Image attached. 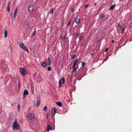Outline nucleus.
<instances>
[{"label": "nucleus", "instance_id": "2f4dec72", "mask_svg": "<svg viewBox=\"0 0 132 132\" xmlns=\"http://www.w3.org/2000/svg\"><path fill=\"white\" fill-rule=\"evenodd\" d=\"M70 23V21H69L68 22V24H67V26H69V25Z\"/></svg>", "mask_w": 132, "mask_h": 132}, {"label": "nucleus", "instance_id": "393cba45", "mask_svg": "<svg viewBox=\"0 0 132 132\" xmlns=\"http://www.w3.org/2000/svg\"><path fill=\"white\" fill-rule=\"evenodd\" d=\"M47 107L46 106H45L44 108V111H46V110L47 109Z\"/></svg>", "mask_w": 132, "mask_h": 132}, {"label": "nucleus", "instance_id": "aec40b11", "mask_svg": "<svg viewBox=\"0 0 132 132\" xmlns=\"http://www.w3.org/2000/svg\"><path fill=\"white\" fill-rule=\"evenodd\" d=\"M40 103V101H37V104L36 105V106H39V105Z\"/></svg>", "mask_w": 132, "mask_h": 132}, {"label": "nucleus", "instance_id": "e433bc0d", "mask_svg": "<svg viewBox=\"0 0 132 132\" xmlns=\"http://www.w3.org/2000/svg\"><path fill=\"white\" fill-rule=\"evenodd\" d=\"M88 5H85V8H86L87 7H88Z\"/></svg>", "mask_w": 132, "mask_h": 132}, {"label": "nucleus", "instance_id": "9d476101", "mask_svg": "<svg viewBox=\"0 0 132 132\" xmlns=\"http://www.w3.org/2000/svg\"><path fill=\"white\" fill-rule=\"evenodd\" d=\"M41 64L42 66L44 67H46L47 65L46 63L45 62H42Z\"/></svg>", "mask_w": 132, "mask_h": 132}, {"label": "nucleus", "instance_id": "0eeeda50", "mask_svg": "<svg viewBox=\"0 0 132 132\" xmlns=\"http://www.w3.org/2000/svg\"><path fill=\"white\" fill-rule=\"evenodd\" d=\"M56 108H53L52 109V114L54 116L56 113Z\"/></svg>", "mask_w": 132, "mask_h": 132}, {"label": "nucleus", "instance_id": "f704fd0d", "mask_svg": "<svg viewBox=\"0 0 132 132\" xmlns=\"http://www.w3.org/2000/svg\"><path fill=\"white\" fill-rule=\"evenodd\" d=\"M25 97H26V95L23 94V97H22V98H23V99Z\"/></svg>", "mask_w": 132, "mask_h": 132}, {"label": "nucleus", "instance_id": "7ed1b4c3", "mask_svg": "<svg viewBox=\"0 0 132 132\" xmlns=\"http://www.w3.org/2000/svg\"><path fill=\"white\" fill-rule=\"evenodd\" d=\"M19 45L20 47L23 49L24 51H27L28 53L29 52L27 47L26 46H25L23 43H20Z\"/></svg>", "mask_w": 132, "mask_h": 132}, {"label": "nucleus", "instance_id": "09e8293b", "mask_svg": "<svg viewBox=\"0 0 132 132\" xmlns=\"http://www.w3.org/2000/svg\"><path fill=\"white\" fill-rule=\"evenodd\" d=\"M67 112V111H65V113H66Z\"/></svg>", "mask_w": 132, "mask_h": 132}, {"label": "nucleus", "instance_id": "4be33fe9", "mask_svg": "<svg viewBox=\"0 0 132 132\" xmlns=\"http://www.w3.org/2000/svg\"><path fill=\"white\" fill-rule=\"evenodd\" d=\"M74 8L73 7H72L71 9V13H74Z\"/></svg>", "mask_w": 132, "mask_h": 132}, {"label": "nucleus", "instance_id": "9b49d317", "mask_svg": "<svg viewBox=\"0 0 132 132\" xmlns=\"http://www.w3.org/2000/svg\"><path fill=\"white\" fill-rule=\"evenodd\" d=\"M18 9V7L16 8L15 9V10L14 12V18H15L16 16V15L17 14V11Z\"/></svg>", "mask_w": 132, "mask_h": 132}, {"label": "nucleus", "instance_id": "72a5a7b5", "mask_svg": "<svg viewBox=\"0 0 132 132\" xmlns=\"http://www.w3.org/2000/svg\"><path fill=\"white\" fill-rule=\"evenodd\" d=\"M125 30V28H123L122 29V32H123V31H124Z\"/></svg>", "mask_w": 132, "mask_h": 132}, {"label": "nucleus", "instance_id": "58836bf2", "mask_svg": "<svg viewBox=\"0 0 132 132\" xmlns=\"http://www.w3.org/2000/svg\"><path fill=\"white\" fill-rule=\"evenodd\" d=\"M108 59L107 58H105L104 59L105 61H106Z\"/></svg>", "mask_w": 132, "mask_h": 132}, {"label": "nucleus", "instance_id": "20e7f679", "mask_svg": "<svg viewBox=\"0 0 132 132\" xmlns=\"http://www.w3.org/2000/svg\"><path fill=\"white\" fill-rule=\"evenodd\" d=\"M62 81L63 83V84H64V83H65V79L64 78L62 77V79H60L59 80V87H61V86H62Z\"/></svg>", "mask_w": 132, "mask_h": 132}, {"label": "nucleus", "instance_id": "f257e3e1", "mask_svg": "<svg viewBox=\"0 0 132 132\" xmlns=\"http://www.w3.org/2000/svg\"><path fill=\"white\" fill-rule=\"evenodd\" d=\"M20 127L19 124L17 125V121H15L13 122L12 126V128L14 130H18Z\"/></svg>", "mask_w": 132, "mask_h": 132}, {"label": "nucleus", "instance_id": "de8ad7c7", "mask_svg": "<svg viewBox=\"0 0 132 132\" xmlns=\"http://www.w3.org/2000/svg\"><path fill=\"white\" fill-rule=\"evenodd\" d=\"M27 23H26V25H28V24H27Z\"/></svg>", "mask_w": 132, "mask_h": 132}, {"label": "nucleus", "instance_id": "6ab92c4d", "mask_svg": "<svg viewBox=\"0 0 132 132\" xmlns=\"http://www.w3.org/2000/svg\"><path fill=\"white\" fill-rule=\"evenodd\" d=\"M53 12V9H50V13L51 14H52Z\"/></svg>", "mask_w": 132, "mask_h": 132}, {"label": "nucleus", "instance_id": "f3484780", "mask_svg": "<svg viewBox=\"0 0 132 132\" xmlns=\"http://www.w3.org/2000/svg\"><path fill=\"white\" fill-rule=\"evenodd\" d=\"M7 36V32L6 30H5L4 32V37L6 38Z\"/></svg>", "mask_w": 132, "mask_h": 132}, {"label": "nucleus", "instance_id": "2eb2a0df", "mask_svg": "<svg viewBox=\"0 0 132 132\" xmlns=\"http://www.w3.org/2000/svg\"><path fill=\"white\" fill-rule=\"evenodd\" d=\"M28 91L27 90L25 89L24 91L23 94L26 95H28Z\"/></svg>", "mask_w": 132, "mask_h": 132}, {"label": "nucleus", "instance_id": "6e6552de", "mask_svg": "<svg viewBox=\"0 0 132 132\" xmlns=\"http://www.w3.org/2000/svg\"><path fill=\"white\" fill-rule=\"evenodd\" d=\"M75 21L77 24H79L80 22V19L79 18H77L75 20Z\"/></svg>", "mask_w": 132, "mask_h": 132}, {"label": "nucleus", "instance_id": "c85d7f7f", "mask_svg": "<svg viewBox=\"0 0 132 132\" xmlns=\"http://www.w3.org/2000/svg\"><path fill=\"white\" fill-rule=\"evenodd\" d=\"M36 31H34L33 32V34H32V35L33 36H35L36 34Z\"/></svg>", "mask_w": 132, "mask_h": 132}, {"label": "nucleus", "instance_id": "dca6fc26", "mask_svg": "<svg viewBox=\"0 0 132 132\" xmlns=\"http://www.w3.org/2000/svg\"><path fill=\"white\" fill-rule=\"evenodd\" d=\"M77 68V66L76 68H73V69L71 71V73H73L76 70V69Z\"/></svg>", "mask_w": 132, "mask_h": 132}, {"label": "nucleus", "instance_id": "49530a36", "mask_svg": "<svg viewBox=\"0 0 132 132\" xmlns=\"http://www.w3.org/2000/svg\"><path fill=\"white\" fill-rule=\"evenodd\" d=\"M27 23H26V25H28V24H27Z\"/></svg>", "mask_w": 132, "mask_h": 132}, {"label": "nucleus", "instance_id": "c03bdc74", "mask_svg": "<svg viewBox=\"0 0 132 132\" xmlns=\"http://www.w3.org/2000/svg\"><path fill=\"white\" fill-rule=\"evenodd\" d=\"M94 4L95 6H96V3H95Z\"/></svg>", "mask_w": 132, "mask_h": 132}, {"label": "nucleus", "instance_id": "7c9ffc66", "mask_svg": "<svg viewBox=\"0 0 132 132\" xmlns=\"http://www.w3.org/2000/svg\"><path fill=\"white\" fill-rule=\"evenodd\" d=\"M82 66L83 67L85 65V62H82Z\"/></svg>", "mask_w": 132, "mask_h": 132}, {"label": "nucleus", "instance_id": "4468645a", "mask_svg": "<svg viewBox=\"0 0 132 132\" xmlns=\"http://www.w3.org/2000/svg\"><path fill=\"white\" fill-rule=\"evenodd\" d=\"M56 104L60 107H61L62 106V104L60 102H58L56 103Z\"/></svg>", "mask_w": 132, "mask_h": 132}, {"label": "nucleus", "instance_id": "f8f14e48", "mask_svg": "<svg viewBox=\"0 0 132 132\" xmlns=\"http://www.w3.org/2000/svg\"><path fill=\"white\" fill-rule=\"evenodd\" d=\"M10 2H9V3L8 4L7 6V11L8 12H9L10 11Z\"/></svg>", "mask_w": 132, "mask_h": 132}, {"label": "nucleus", "instance_id": "c756f323", "mask_svg": "<svg viewBox=\"0 0 132 132\" xmlns=\"http://www.w3.org/2000/svg\"><path fill=\"white\" fill-rule=\"evenodd\" d=\"M17 108L18 110H19L20 108V105L19 104H18L17 105Z\"/></svg>", "mask_w": 132, "mask_h": 132}, {"label": "nucleus", "instance_id": "5701e85b", "mask_svg": "<svg viewBox=\"0 0 132 132\" xmlns=\"http://www.w3.org/2000/svg\"><path fill=\"white\" fill-rule=\"evenodd\" d=\"M79 35V34L78 32H77L76 34H75V36L77 37Z\"/></svg>", "mask_w": 132, "mask_h": 132}, {"label": "nucleus", "instance_id": "cd10ccee", "mask_svg": "<svg viewBox=\"0 0 132 132\" xmlns=\"http://www.w3.org/2000/svg\"><path fill=\"white\" fill-rule=\"evenodd\" d=\"M76 55L75 54V55H73L72 56L71 58V59H74L75 58V57Z\"/></svg>", "mask_w": 132, "mask_h": 132}, {"label": "nucleus", "instance_id": "f03ea898", "mask_svg": "<svg viewBox=\"0 0 132 132\" xmlns=\"http://www.w3.org/2000/svg\"><path fill=\"white\" fill-rule=\"evenodd\" d=\"M20 71L21 74L22 76H25L27 74L26 70L24 68L20 67Z\"/></svg>", "mask_w": 132, "mask_h": 132}, {"label": "nucleus", "instance_id": "a211bd4d", "mask_svg": "<svg viewBox=\"0 0 132 132\" xmlns=\"http://www.w3.org/2000/svg\"><path fill=\"white\" fill-rule=\"evenodd\" d=\"M50 59L49 57L48 59L47 63L48 65H50Z\"/></svg>", "mask_w": 132, "mask_h": 132}, {"label": "nucleus", "instance_id": "bb28decb", "mask_svg": "<svg viewBox=\"0 0 132 132\" xmlns=\"http://www.w3.org/2000/svg\"><path fill=\"white\" fill-rule=\"evenodd\" d=\"M48 70L49 71H51V67H50L49 66V67H48Z\"/></svg>", "mask_w": 132, "mask_h": 132}, {"label": "nucleus", "instance_id": "a18cd8bd", "mask_svg": "<svg viewBox=\"0 0 132 132\" xmlns=\"http://www.w3.org/2000/svg\"><path fill=\"white\" fill-rule=\"evenodd\" d=\"M11 16H13V13H12L11 14Z\"/></svg>", "mask_w": 132, "mask_h": 132}, {"label": "nucleus", "instance_id": "39448f33", "mask_svg": "<svg viewBox=\"0 0 132 132\" xmlns=\"http://www.w3.org/2000/svg\"><path fill=\"white\" fill-rule=\"evenodd\" d=\"M28 118L31 120H32L33 119L34 117V115L33 113H31L28 115Z\"/></svg>", "mask_w": 132, "mask_h": 132}, {"label": "nucleus", "instance_id": "a878e982", "mask_svg": "<svg viewBox=\"0 0 132 132\" xmlns=\"http://www.w3.org/2000/svg\"><path fill=\"white\" fill-rule=\"evenodd\" d=\"M100 16H101V18H103L104 16V14H103V13L101 14V15Z\"/></svg>", "mask_w": 132, "mask_h": 132}, {"label": "nucleus", "instance_id": "1a4fd4ad", "mask_svg": "<svg viewBox=\"0 0 132 132\" xmlns=\"http://www.w3.org/2000/svg\"><path fill=\"white\" fill-rule=\"evenodd\" d=\"M52 130V128L51 127L50 125H48L47 126V129L46 132H48L50 130Z\"/></svg>", "mask_w": 132, "mask_h": 132}, {"label": "nucleus", "instance_id": "4c0bfd02", "mask_svg": "<svg viewBox=\"0 0 132 132\" xmlns=\"http://www.w3.org/2000/svg\"><path fill=\"white\" fill-rule=\"evenodd\" d=\"M77 61H78V59H76V60H75V61L74 62H75L76 63H77Z\"/></svg>", "mask_w": 132, "mask_h": 132}, {"label": "nucleus", "instance_id": "423d86ee", "mask_svg": "<svg viewBox=\"0 0 132 132\" xmlns=\"http://www.w3.org/2000/svg\"><path fill=\"white\" fill-rule=\"evenodd\" d=\"M28 10L29 12H32L34 10L33 6L32 5H30L29 6Z\"/></svg>", "mask_w": 132, "mask_h": 132}, {"label": "nucleus", "instance_id": "ddd939ff", "mask_svg": "<svg viewBox=\"0 0 132 132\" xmlns=\"http://www.w3.org/2000/svg\"><path fill=\"white\" fill-rule=\"evenodd\" d=\"M115 4H114L112 5L109 8V10H112L115 7Z\"/></svg>", "mask_w": 132, "mask_h": 132}, {"label": "nucleus", "instance_id": "c9c22d12", "mask_svg": "<svg viewBox=\"0 0 132 132\" xmlns=\"http://www.w3.org/2000/svg\"><path fill=\"white\" fill-rule=\"evenodd\" d=\"M108 48H106L105 50V52H107V51H108Z\"/></svg>", "mask_w": 132, "mask_h": 132}, {"label": "nucleus", "instance_id": "473e14b6", "mask_svg": "<svg viewBox=\"0 0 132 132\" xmlns=\"http://www.w3.org/2000/svg\"><path fill=\"white\" fill-rule=\"evenodd\" d=\"M118 27L119 28H120L121 27V26L120 24H119L118 25Z\"/></svg>", "mask_w": 132, "mask_h": 132}, {"label": "nucleus", "instance_id": "b1692460", "mask_svg": "<svg viewBox=\"0 0 132 132\" xmlns=\"http://www.w3.org/2000/svg\"><path fill=\"white\" fill-rule=\"evenodd\" d=\"M83 36L82 35H81L79 37V40H82L83 39Z\"/></svg>", "mask_w": 132, "mask_h": 132}, {"label": "nucleus", "instance_id": "a19ab883", "mask_svg": "<svg viewBox=\"0 0 132 132\" xmlns=\"http://www.w3.org/2000/svg\"><path fill=\"white\" fill-rule=\"evenodd\" d=\"M46 116L47 117V118H48V113H47V114H46Z\"/></svg>", "mask_w": 132, "mask_h": 132}, {"label": "nucleus", "instance_id": "37998d69", "mask_svg": "<svg viewBox=\"0 0 132 132\" xmlns=\"http://www.w3.org/2000/svg\"><path fill=\"white\" fill-rule=\"evenodd\" d=\"M77 72H76V75H75V76H76L77 75Z\"/></svg>", "mask_w": 132, "mask_h": 132}, {"label": "nucleus", "instance_id": "79ce46f5", "mask_svg": "<svg viewBox=\"0 0 132 132\" xmlns=\"http://www.w3.org/2000/svg\"><path fill=\"white\" fill-rule=\"evenodd\" d=\"M60 38L61 39H62V36H61L60 37Z\"/></svg>", "mask_w": 132, "mask_h": 132}, {"label": "nucleus", "instance_id": "ea45409f", "mask_svg": "<svg viewBox=\"0 0 132 132\" xmlns=\"http://www.w3.org/2000/svg\"><path fill=\"white\" fill-rule=\"evenodd\" d=\"M114 42V41L113 40H112V41H111V43H113Z\"/></svg>", "mask_w": 132, "mask_h": 132}, {"label": "nucleus", "instance_id": "412c9836", "mask_svg": "<svg viewBox=\"0 0 132 132\" xmlns=\"http://www.w3.org/2000/svg\"><path fill=\"white\" fill-rule=\"evenodd\" d=\"M76 63L75 62H74L73 65L72 66L73 68H76Z\"/></svg>", "mask_w": 132, "mask_h": 132}]
</instances>
